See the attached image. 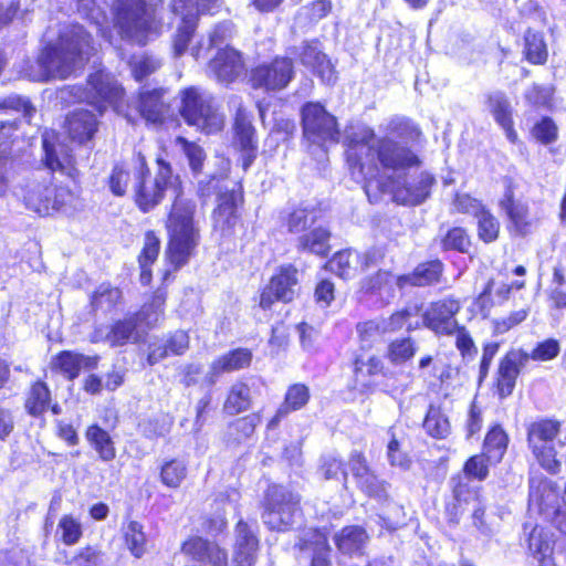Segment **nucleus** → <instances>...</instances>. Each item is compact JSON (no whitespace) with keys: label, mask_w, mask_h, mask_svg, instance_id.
<instances>
[{"label":"nucleus","mask_w":566,"mask_h":566,"mask_svg":"<svg viewBox=\"0 0 566 566\" xmlns=\"http://www.w3.org/2000/svg\"><path fill=\"white\" fill-rule=\"evenodd\" d=\"M138 165L136 202L143 211L157 206L167 190L175 197L167 221L169 243L166 253L175 268H179L188 261L199 242V230L193 220L196 203L185 196L179 177L172 176L169 164L164 159H157V175L149 180L145 178L144 158H139Z\"/></svg>","instance_id":"1"},{"label":"nucleus","mask_w":566,"mask_h":566,"mask_svg":"<svg viewBox=\"0 0 566 566\" xmlns=\"http://www.w3.org/2000/svg\"><path fill=\"white\" fill-rule=\"evenodd\" d=\"M347 163L353 170L369 182L375 178L377 161L387 169L399 170L420 164L408 148L389 138L376 140L374 130L367 126L353 127L346 136ZM355 174V171H353Z\"/></svg>","instance_id":"2"},{"label":"nucleus","mask_w":566,"mask_h":566,"mask_svg":"<svg viewBox=\"0 0 566 566\" xmlns=\"http://www.w3.org/2000/svg\"><path fill=\"white\" fill-rule=\"evenodd\" d=\"M93 51L90 33L81 25H69L55 43L42 50L28 75L36 82L67 78L83 67Z\"/></svg>","instance_id":"3"},{"label":"nucleus","mask_w":566,"mask_h":566,"mask_svg":"<svg viewBox=\"0 0 566 566\" xmlns=\"http://www.w3.org/2000/svg\"><path fill=\"white\" fill-rule=\"evenodd\" d=\"M180 115L185 122L206 134L222 129L224 119L208 92L199 87H188L180 93Z\"/></svg>","instance_id":"4"},{"label":"nucleus","mask_w":566,"mask_h":566,"mask_svg":"<svg viewBox=\"0 0 566 566\" xmlns=\"http://www.w3.org/2000/svg\"><path fill=\"white\" fill-rule=\"evenodd\" d=\"M560 432V422L552 419H542L532 422L527 429L528 447L539 465L548 472L556 474L560 470L557 459L556 446H564L562 440L556 441Z\"/></svg>","instance_id":"5"},{"label":"nucleus","mask_w":566,"mask_h":566,"mask_svg":"<svg viewBox=\"0 0 566 566\" xmlns=\"http://www.w3.org/2000/svg\"><path fill=\"white\" fill-rule=\"evenodd\" d=\"M300 497L282 485H272L265 495L264 523L276 531H285L300 514Z\"/></svg>","instance_id":"6"},{"label":"nucleus","mask_w":566,"mask_h":566,"mask_svg":"<svg viewBox=\"0 0 566 566\" xmlns=\"http://www.w3.org/2000/svg\"><path fill=\"white\" fill-rule=\"evenodd\" d=\"M530 509L536 510L544 521L552 522L566 534V502H560L557 489L546 479L531 480Z\"/></svg>","instance_id":"7"},{"label":"nucleus","mask_w":566,"mask_h":566,"mask_svg":"<svg viewBox=\"0 0 566 566\" xmlns=\"http://www.w3.org/2000/svg\"><path fill=\"white\" fill-rule=\"evenodd\" d=\"M165 301L166 293L158 290L150 303L143 306L136 318L116 322L106 334V340L111 346H122L127 342H136L138 339L137 322L148 327L155 325L163 316Z\"/></svg>","instance_id":"8"},{"label":"nucleus","mask_w":566,"mask_h":566,"mask_svg":"<svg viewBox=\"0 0 566 566\" xmlns=\"http://www.w3.org/2000/svg\"><path fill=\"white\" fill-rule=\"evenodd\" d=\"M302 126L305 139L319 147L337 144L339 129L337 119L319 103H307L302 108Z\"/></svg>","instance_id":"9"},{"label":"nucleus","mask_w":566,"mask_h":566,"mask_svg":"<svg viewBox=\"0 0 566 566\" xmlns=\"http://www.w3.org/2000/svg\"><path fill=\"white\" fill-rule=\"evenodd\" d=\"M219 0H172V10L181 17L182 23L172 40L175 56L182 55L188 48L196 29L199 13L210 12L218 7Z\"/></svg>","instance_id":"10"},{"label":"nucleus","mask_w":566,"mask_h":566,"mask_svg":"<svg viewBox=\"0 0 566 566\" xmlns=\"http://www.w3.org/2000/svg\"><path fill=\"white\" fill-rule=\"evenodd\" d=\"M294 77V64L289 57L276 56L270 62H264L251 71L250 82L254 88L265 91H281L285 88Z\"/></svg>","instance_id":"11"},{"label":"nucleus","mask_w":566,"mask_h":566,"mask_svg":"<svg viewBox=\"0 0 566 566\" xmlns=\"http://www.w3.org/2000/svg\"><path fill=\"white\" fill-rule=\"evenodd\" d=\"M123 96V88L115 77L104 71H97L91 74L87 80L85 99L93 105L98 113H103L107 106H113L118 111V102Z\"/></svg>","instance_id":"12"},{"label":"nucleus","mask_w":566,"mask_h":566,"mask_svg":"<svg viewBox=\"0 0 566 566\" xmlns=\"http://www.w3.org/2000/svg\"><path fill=\"white\" fill-rule=\"evenodd\" d=\"M460 310V302L453 297L432 302L422 314L423 325L436 335H453L458 331L455 315Z\"/></svg>","instance_id":"13"},{"label":"nucleus","mask_w":566,"mask_h":566,"mask_svg":"<svg viewBox=\"0 0 566 566\" xmlns=\"http://www.w3.org/2000/svg\"><path fill=\"white\" fill-rule=\"evenodd\" d=\"M297 270L292 265L281 266L262 291L260 306L270 308L275 301L291 302L297 294Z\"/></svg>","instance_id":"14"},{"label":"nucleus","mask_w":566,"mask_h":566,"mask_svg":"<svg viewBox=\"0 0 566 566\" xmlns=\"http://www.w3.org/2000/svg\"><path fill=\"white\" fill-rule=\"evenodd\" d=\"M244 64L238 51L231 48L220 50L209 63V72L220 83L230 84L243 73Z\"/></svg>","instance_id":"15"},{"label":"nucleus","mask_w":566,"mask_h":566,"mask_svg":"<svg viewBox=\"0 0 566 566\" xmlns=\"http://www.w3.org/2000/svg\"><path fill=\"white\" fill-rule=\"evenodd\" d=\"M530 359L528 353L523 349H512L501 360L497 371V389L501 397L512 394L522 367Z\"/></svg>","instance_id":"16"},{"label":"nucleus","mask_w":566,"mask_h":566,"mask_svg":"<svg viewBox=\"0 0 566 566\" xmlns=\"http://www.w3.org/2000/svg\"><path fill=\"white\" fill-rule=\"evenodd\" d=\"M259 542L254 532L243 521L235 526L233 562L237 566H253L256 560Z\"/></svg>","instance_id":"17"},{"label":"nucleus","mask_w":566,"mask_h":566,"mask_svg":"<svg viewBox=\"0 0 566 566\" xmlns=\"http://www.w3.org/2000/svg\"><path fill=\"white\" fill-rule=\"evenodd\" d=\"M21 191V198L27 209L39 216H49L50 198L54 192L49 181L29 180Z\"/></svg>","instance_id":"18"},{"label":"nucleus","mask_w":566,"mask_h":566,"mask_svg":"<svg viewBox=\"0 0 566 566\" xmlns=\"http://www.w3.org/2000/svg\"><path fill=\"white\" fill-rule=\"evenodd\" d=\"M488 109L497 125L505 132L506 138L512 144H516L518 136L513 127V109L506 95L502 92L491 93L488 96Z\"/></svg>","instance_id":"19"},{"label":"nucleus","mask_w":566,"mask_h":566,"mask_svg":"<svg viewBox=\"0 0 566 566\" xmlns=\"http://www.w3.org/2000/svg\"><path fill=\"white\" fill-rule=\"evenodd\" d=\"M433 184L434 178L430 174L421 172L412 182L397 188L394 191V198L402 205H420L430 196Z\"/></svg>","instance_id":"20"},{"label":"nucleus","mask_w":566,"mask_h":566,"mask_svg":"<svg viewBox=\"0 0 566 566\" xmlns=\"http://www.w3.org/2000/svg\"><path fill=\"white\" fill-rule=\"evenodd\" d=\"M43 149H44V163L51 171H60L71 178H75L77 170L74 165L73 158L69 154L62 151V146H56L52 143L54 139V133L45 132L43 134Z\"/></svg>","instance_id":"21"},{"label":"nucleus","mask_w":566,"mask_h":566,"mask_svg":"<svg viewBox=\"0 0 566 566\" xmlns=\"http://www.w3.org/2000/svg\"><path fill=\"white\" fill-rule=\"evenodd\" d=\"M235 142L243 150V169H248L254 158V128L247 112L239 107L234 118Z\"/></svg>","instance_id":"22"},{"label":"nucleus","mask_w":566,"mask_h":566,"mask_svg":"<svg viewBox=\"0 0 566 566\" xmlns=\"http://www.w3.org/2000/svg\"><path fill=\"white\" fill-rule=\"evenodd\" d=\"M97 360V356H84L73 352H62L52 359L51 367L62 373L69 379H74L77 377L81 369L95 368Z\"/></svg>","instance_id":"23"},{"label":"nucleus","mask_w":566,"mask_h":566,"mask_svg":"<svg viewBox=\"0 0 566 566\" xmlns=\"http://www.w3.org/2000/svg\"><path fill=\"white\" fill-rule=\"evenodd\" d=\"M300 57L303 65L311 67L322 81L331 84L336 80L333 64L316 42L304 44Z\"/></svg>","instance_id":"24"},{"label":"nucleus","mask_w":566,"mask_h":566,"mask_svg":"<svg viewBox=\"0 0 566 566\" xmlns=\"http://www.w3.org/2000/svg\"><path fill=\"white\" fill-rule=\"evenodd\" d=\"M66 128L70 137L83 144L90 140L97 129L95 115L87 109H76L66 119Z\"/></svg>","instance_id":"25"},{"label":"nucleus","mask_w":566,"mask_h":566,"mask_svg":"<svg viewBox=\"0 0 566 566\" xmlns=\"http://www.w3.org/2000/svg\"><path fill=\"white\" fill-rule=\"evenodd\" d=\"M251 359V352L244 348H238L218 357L212 361L210 373L207 376L209 384L212 385L222 373H231L248 367Z\"/></svg>","instance_id":"26"},{"label":"nucleus","mask_w":566,"mask_h":566,"mask_svg":"<svg viewBox=\"0 0 566 566\" xmlns=\"http://www.w3.org/2000/svg\"><path fill=\"white\" fill-rule=\"evenodd\" d=\"M163 90L143 91L138 98L140 115L150 123H159L167 114L168 107L163 102Z\"/></svg>","instance_id":"27"},{"label":"nucleus","mask_w":566,"mask_h":566,"mask_svg":"<svg viewBox=\"0 0 566 566\" xmlns=\"http://www.w3.org/2000/svg\"><path fill=\"white\" fill-rule=\"evenodd\" d=\"M500 206L509 217L515 231L520 234H525L531 226L528 207L524 202L515 200L510 189L505 192Z\"/></svg>","instance_id":"28"},{"label":"nucleus","mask_w":566,"mask_h":566,"mask_svg":"<svg viewBox=\"0 0 566 566\" xmlns=\"http://www.w3.org/2000/svg\"><path fill=\"white\" fill-rule=\"evenodd\" d=\"M442 263L440 261H431L420 264L409 274L397 279L399 286L417 285L424 286L439 282L442 274Z\"/></svg>","instance_id":"29"},{"label":"nucleus","mask_w":566,"mask_h":566,"mask_svg":"<svg viewBox=\"0 0 566 566\" xmlns=\"http://www.w3.org/2000/svg\"><path fill=\"white\" fill-rule=\"evenodd\" d=\"M382 371L381 359L377 356L357 357L354 364L355 385L359 389H369L375 385L373 378Z\"/></svg>","instance_id":"30"},{"label":"nucleus","mask_w":566,"mask_h":566,"mask_svg":"<svg viewBox=\"0 0 566 566\" xmlns=\"http://www.w3.org/2000/svg\"><path fill=\"white\" fill-rule=\"evenodd\" d=\"M213 229L222 235L230 233V230L237 223V209L233 196L224 195L220 197L218 207L213 211Z\"/></svg>","instance_id":"31"},{"label":"nucleus","mask_w":566,"mask_h":566,"mask_svg":"<svg viewBox=\"0 0 566 566\" xmlns=\"http://www.w3.org/2000/svg\"><path fill=\"white\" fill-rule=\"evenodd\" d=\"M368 536L364 528L359 526L344 527L335 535V544L343 554L353 555L361 552L366 545Z\"/></svg>","instance_id":"32"},{"label":"nucleus","mask_w":566,"mask_h":566,"mask_svg":"<svg viewBox=\"0 0 566 566\" xmlns=\"http://www.w3.org/2000/svg\"><path fill=\"white\" fill-rule=\"evenodd\" d=\"M85 437L90 444L97 452L101 460L108 462L115 459L116 449L109 433L106 430L102 429L97 424H92L87 428Z\"/></svg>","instance_id":"33"},{"label":"nucleus","mask_w":566,"mask_h":566,"mask_svg":"<svg viewBox=\"0 0 566 566\" xmlns=\"http://www.w3.org/2000/svg\"><path fill=\"white\" fill-rule=\"evenodd\" d=\"M51 391L43 381H35L29 389L25 398V409L31 416L38 417L49 408Z\"/></svg>","instance_id":"34"},{"label":"nucleus","mask_w":566,"mask_h":566,"mask_svg":"<svg viewBox=\"0 0 566 566\" xmlns=\"http://www.w3.org/2000/svg\"><path fill=\"white\" fill-rule=\"evenodd\" d=\"M251 406V391L245 382L238 381L230 388L224 401V411L229 415H238L248 410Z\"/></svg>","instance_id":"35"},{"label":"nucleus","mask_w":566,"mask_h":566,"mask_svg":"<svg viewBox=\"0 0 566 566\" xmlns=\"http://www.w3.org/2000/svg\"><path fill=\"white\" fill-rule=\"evenodd\" d=\"M159 247V239L154 233H147L143 251L138 259L140 265V282L145 285L151 280V271L149 266L157 260Z\"/></svg>","instance_id":"36"},{"label":"nucleus","mask_w":566,"mask_h":566,"mask_svg":"<svg viewBox=\"0 0 566 566\" xmlns=\"http://www.w3.org/2000/svg\"><path fill=\"white\" fill-rule=\"evenodd\" d=\"M553 534L542 525H535L528 536V549L537 558L553 553Z\"/></svg>","instance_id":"37"},{"label":"nucleus","mask_w":566,"mask_h":566,"mask_svg":"<svg viewBox=\"0 0 566 566\" xmlns=\"http://www.w3.org/2000/svg\"><path fill=\"white\" fill-rule=\"evenodd\" d=\"M507 436L499 426L493 427L484 440V453L489 461L499 462L503 458L507 447Z\"/></svg>","instance_id":"38"},{"label":"nucleus","mask_w":566,"mask_h":566,"mask_svg":"<svg viewBox=\"0 0 566 566\" xmlns=\"http://www.w3.org/2000/svg\"><path fill=\"white\" fill-rule=\"evenodd\" d=\"M359 255L352 251L345 250L337 252L327 263V269L334 272L342 279H348L355 274L356 266L354 263H358Z\"/></svg>","instance_id":"39"},{"label":"nucleus","mask_w":566,"mask_h":566,"mask_svg":"<svg viewBox=\"0 0 566 566\" xmlns=\"http://www.w3.org/2000/svg\"><path fill=\"white\" fill-rule=\"evenodd\" d=\"M124 538L129 552L137 558L146 553V535L144 527L136 521H130L124 526Z\"/></svg>","instance_id":"40"},{"label":"nucleus","mask_w":566,"mask_h":566,"mask_svg":"<svg viewBox=\"0 0 566 566\" xmlns=\"http://www.w3.org/2000/svg\"><path fill=\"white\" fill-rule=\"evenodd\" d=\"M329 232L324 228H315L310 233L298 239V245L303 250H308L317 255H326L329 251Z\"/></svg>","instance_id":"41"},{"label":"nucleus","mask_w":566,"mask_h":566,"mask_svg":"<svg viewBox=\"0 0 566 566\" xmlns=\"http://www.w3.org/2000/svg\"><path fill=\"white\" fill-rule=\"evenodd\" d=\"M187 476V465L184 461L172 459L160 468V480L168 488H178Z\"/></svg>","instance_id":"42"},{"label":"nucleus","mask_w":566,"mask_h":566,"mask_svg":"<svg viewBox=\"0 0 566 566\" xmlns=\"http://www.w3.org/2000/svg\"><path fill=\"white\" fill-rule=\"evenodd\" d=\"M525 56L533 64H543L547 60V48L544 38L538 32L528 31L525 34Z\"/></svg>","instance_id":"43"},{"label":"nucleus","mask_w":566,"mask_h":566,"mask_svg":"<svg viewBox=\"0 0 566 566\" xmlns=\"http://www.w3.org/2000/svg\"><path fill=\"white\" fill-rule=\"evenodd\" d=\"M57 534L63 544L67 546L77 544L83 535L80 520L69 514L63 515L57 524Z\"/></svg>","instance_id":"44"},{"label":"nucleus","mask_w":566,"mask_h":566,"mask_svg":"<svg viewBox=\"0 0 566 566\" xmlns=\"http://www.w3.org/2000/svg\"><path fill=\"white\" fill-rule=\"evenodd\" d=\"M175 144L181 149L188 159V164L193 174H199L202 170L206 159V153L201 146L196 143H190L186 138L179 136L175 139Z\"/></svg>","instance_id":"45"},{"label":"nucleus","mask_w":566,"mask_h":566,"mask_svg":"<svg viewBox=\"0 0 566 566\" xmlns=\"http://www.w3.org/2000/svg\"><path fill=\"white\" fill-rule=\"evenodd\" d=\"M423 428L433 438H446L450 432L448 418L440 409L431 407L423 421Z\"/></svg>","instance_id":"46"},{"label":"nucleus","mask_w":566,"mask_h":566,"mask_svg":"<svg viewBox=\"0 0 566 566\" xmlns=\"http://www.w3.org/2000/svg\"><path fill=\"white\" fill-rule=\"evenodd\" d=\"M52 189H54V192L50 198L51 205H49V214L53 211L64 213L71 212L75 206L76 196L64 187L52 186Z\"/></svg>","instance_id":"47"},{"label":"nucleus","mask_w":566,"mask_h":566,"mask_svg":"<svg viewBox=\"0 0 566 566\" xmlns=\"http://www.w3.org/2000/svg\"><path fill=\"white\" fill-rule=\"evenodd\" d=\"M316 219V212L305 208H297L292 211L286 220L289 231L300 233L310 228Z\"/></svg>","instance_id":"48"},{"label":"nucleus","mask_w":566,"mask_h":566,"mask_svg":"<svg viewBox=\"0 0 566 566\" xmlns=\"http://www.w3.org/2000/svg\"><path fill=\"white\" fill-rule=\"evenodd\" d=\"M310 398L308 388L302 384H295L287 389L285 400L281 406L289 413L298 410L306 405Z\"/></svg>","instance_id":"49"},{"label":"nucleus","mask_w":566,"mask_h":566,"mask_svg":"<svg viewBox=\"0 0 566 566\" xmlns=\"http://www.w3.org/2000/svg\"><path fill=\"white\" fill-rule=\"evenodd\" d=\"M478 230H479V237L484 242H492L494 241L500 231V224L497 220L485 210H482L478 216Z\"/></svg>","instance_id":"50"},{"label":"nucleus","mask_w":566,"mask_h":566,"mask_svg":"<svg viewBox=\"0 0 566 566\" xmlns=\"http://www.w3.org/2000/svg\"><path fill=\"white\" fill-rule=\"evenodd\" d=\"M532 136L543 145L555 143L558 138V128L549 117L542 118L532 128Z\"/></svg>","instance_id":"51"},{"label":"nucleus","mask_w":566,"mask_h":566,"mask_svg":"<svg viewBox=\"0 0 566 566\" xmlns=\"http://www.w3.org/2000/svg\"><path fill=\"white\" fill-rule=\"evenodd\" d=\"M417 348L410 338H402L390 344L388 357L392 363L399 364L411 358Z\"/></svg>","instance_id":"52"},{"label":"nucleus","mask_w":566,"mask_h":566,"mask_svg":"<svg viewBox=\"0 0 566 566\" xmlns=\"http://www.w3.org/2000/svg\"><path fill=\"white\" fill-rule=\"evenodd\" d=\"M120 296L122 293L117 287L102 284L92 296V305L99 308L111 307L119 301Z\"/></svg>","instance_id":"53"},{"label":"nucleus","mask_w":566,"mask_h":566,"mask_svg":"<svg viewBox=\"0 0 566 566\" xmlns=\"http://www.w3.org/2000/svg\"><path fill=\"white\" fill-rule=\"evenodd\" d=\"M444 250L467 252L470 247V238L462 228H453L448 231L441 241Z\"/></svg>","instance_id":"54"},{"label":"nucleus","mask_w":566,"mask_h":566,"mask_svg":"<svg viewBox=\"0 0 566 566\" xmlns=\"http://www.w3.org/2000/svg\"><path fill=\"white\" fill-rule=\"evenodd\" d=\"M486 461L489 460L484 452L482 454L471 457L463 467L464 474L468 478L476 479L479 481L485 480L489 474Z\"/></svg>","instance_id":"55"},{"label":"nucleus","mask_w":566,"mask_h":566,"mask_svg":"<svg viewBox=\"0 0 566 566\" xmlns=\"http://www.w3.org/2000/svg\"><path fill=\"white\" fill-rule=\"evenodd\" d=\"M132 171L125 165H116L109 176V188L115 196H123L130 181Z\"/></svg>","instance_id":"56"},{"label":"nucleus","mask_w":566,"mask_h":566,"mask_svg":"<svg viewBox=\"0 0 566 566\" xmlns=\"http://www.w3.org/2000/svg\"><path fill=\"white\" fill-rule=\"evenodd\" d=\"M102 555L96 547L86 546L67 562V566H101Z\"/></svg>","instance_id":"57"},{"label":"nucleus","mask_w":566,"mask_h":566,"mask_svg":"<svg viewBox=\"0 0 566 566\" xmlns=\"http://www.w3.org/2000/svg\"><path fill=\"white\" fill-rule=\"evenodd\" d=\"M210 547L211 542L202 537H192L184 543L182 552L191 556L193 559L206 562Z\"/></svg>","instance_id":"58"},{"label":"nucleus","mask_w":566,"mask_h":566,"mask_svg":"<svg viewBox=\"0 0 566 566\" xmlns=\"http://www.w3.org/2000/svg\"><path fill=\"white\" fill-rule=\"evenodd\" d=\"M357 484L369 496L378 499L387 497L386 483L380 481L371 471L368 472L363 480L357 481Z\"/></svg>","instance_id":"59"},{"label":"nucleus","mask_w":566,"mask_h":566,"mask_svg":"<svg viewBox=\"0 0 566 566\" xmlns=\"http://www.w3.org/2000/svg\"><path fill=\"white\" fill-rule=\"evenodd\" d=\"M357 484L369 496L378 499L387 497L386 483L380 481L371 471L368 472L363 480L357 481Z\"/></svg>","instance_id":"60"},{"label":"nucleus","mask_w":566,"mask_h":566,"mask_svg":"<svg viewBox=\"0 0 566 566\" xmlns=\"http://www.w3.org/2000/svg\"><path fill=\"white\" fill-rule=\"evenodd\" d=\"M160 66L159 61L149 57H135L132 62V72L136 81H142L149 74L154 73Z\"/></svg>","instance_id":"61"},{"label":"nucleus","mask_w":566,"mask_h":566,"mask_svg":"<svg viewBox=\"0 0 566 566\" xmlns=\"http://www.w3.org/2000/svg\"><path fill=\"white\" fill-rule=\"evenodd\" d=\"M560 347L557 340L546 339L539 343L530 355L534 360L546 361L555 358L559 354Z\"/></svg>","instance_id":"62"},{"label":"nucleus","mask_w":566,"mask_h":566,"mask_svg":"<svg viewBox=\"0 0 566 566\" xmlns=\"http://www.w3.org/2000/svg\"><path fill=\"white\" fill-rule=\"evenodd\" d=\"M390 130L396 133L398 137L407 140H417L421 136V132L412 122L408 119H395L390 124Z\"/></svg>","instance_id":"63"},{"label":"nucleus","mask_w":566,"mask_h":566,"mask_svg":"<svg viewBox=\"0 0 566 566\" xmlns=\"http://www.w3.org/2000/svg\"><path fill=\"white\" fill-rule=\"evenodd\" d=\"M0 108L22 112L25 118H30L35 112L29 99L17 95H11L0 101Z\"/></svg>","instance_id":"64"}]
</instances>
